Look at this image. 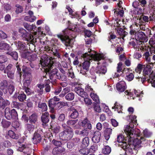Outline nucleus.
Here are the masks:
<instances>
[{
  "instance_id": "f257e3e1",
  "label": "nucleus",
  "mask_w": 155,
  "mask_h": 155,
  "mask_svg": "<svg viewBox=\"0 0 155 155\" xmlns=\"http://www.w3.org/2000/svg\"><path fill=\"white\" fill-rule=\"evenodd\" d=\"M48 58V57L46 55H44L42 56L40 60L39 66L41 65L42 68L48 70L50 72V78L53 81H54L56 79L61 80L62 81H66V76L64 75H61L57 68H54L52 70H51V67L53 63L52 60L54 58L50 57L49 59Z\"/></svg>"
},
{
  "instance_id": "f03ea898",
  "label": "nucleus",
  "mask_w": 155,
  "mask_h": 155,
  "mask_svg": "<svg viewBox=\"0 0 155 155\" xmlns=\"http://www.w3.org/2000/svg\"><path fill=\"white\" fill-rule=\"evenodd\" d=\"M100 55L96 51H92L91 49L88 50V52L81 54V57L84 58V61L82 64V67L84 70L83 72L81 69L80 73L83 75L86 74V72L89 70L90 61L92 60H98L100 58Z\"/></svg>"
},
{
  "instance_id": "7ed1b4c3",
  "label": "nucleus",
  "mask_w": 155,
  "mask_h": 155,
  "mask_svg": "<svg viewBox=\"0 0 155 155\" xmlns=\"http://www.w3.org/2000/svg\"><path fill=\"white\" fill-rule=\"evenodd\" d=\"M136 117L135 115L131 116L130 118L131 122L128 124L125 125L124 127V131L127 135L128 141L133 140L135 137H139L140 135V131L137 129L135 130L134 129V124L136 125L137 124Z\"/></svg>"
},
{
  "instance_id": "20e7f679",
  "label": "nucleus",
  "mask_w": 155,
  "mask_h": 155,
  "mask_svg": "<svg viewBox=\"0 0 155 155\" xmlns=\"http://www.w3.org/2000/svg\"><path fill=\"white\" fill-rule=\"evenodd\" d=\"M74 33V32L68 29H66L63 31L64 35H57V36L66 46H68L70 45L71 40L68 35H71V36L74 38V37L72 36V34Z\"/></svg>"
},
{
  "instance_id": "39448f33",
  "label": "nucleus",
  "mask_w": 155,
  "mask_h": 155,
  "mask_svg": "<svg viewBox=\"0 0 155 155\" xmlns=\"http://www.w3.org/2000/svg\"><path fill=\"white\" fill-rule=\"evenodd\" d=\"M100 55V58L98 60H96L97 61V63L98 64L102 63L103 66H99L97 67L95 69V72L97 74H105L107 72V69L106 67V65L107 61H105L104 59V55L103 54H98Z\"/></svg>"
},
{
  "instance_id": "423d86ee",
  "label": "nucleus",
  "mask_w": 155,
  "mask_h": 155,
  "mask_svg": "<svg viewBox=\"0 0 155 155\" xmlns=\"http://www.w3.org/2000/svg\"><path fill=\"white\" fill-rule=\"evenodd\" d=\"M17 150L18 151L23 152L25 155H30L32 152L31 145L28 143L20 145Z\"/></svg>"
},
{
  "instance_id": "0eeeda50",
  "label": "nucleus",
  "mask_w": 155,
  "mask_h": 155,
  "mask_svg": "<svg viewBox=\"0 0 155 155\" xmlns=\"http://www.w3.org/2000/svg\"><path fill=\"white\" fill-rule=\"evenodd\" d=\"M74 133L71 128H69L67 130H64L63 131L60 133L59 135L62 140H67L71 139Z\"/></svg>"
},
{
  "instance_id": "6e6552de",
  "label": "nucleus",
  "mask_w": 155,
  "mask_h": 155,
  "mask_svg": "<svg viewBox=\"0 0 155 155\" xmlns=\"http://www.w3.org/2000/svg\"><path fill=\"white\" fill-rule=\"evenodd\" d=\"M5 115L7 119L10 120L12 118H15L18 116V114L15 109L10 110L9 107H7L5 109Z\"/></svg>"
},
{
  "instance_id": "1a4fd4ad",
  "label": "nucleus",
  "mask_w": 155,
  "mask_h": 155,
  "mask_svg": "<svg viewBox=\"0 0 155 155\" xmlns=\"http://www.w3.org/2000/svg\"><path fill=\"white\" fill-rule=\"evenodd\" d=\"M125 96L126 95L128 96V98H129L130 99H134V97H133L135 94L137 97H139L138 99L139 101H140L141 100V98L143 97V93L142 92H138L137 91L135 90H134V92H131L128 90L124 92Z\"/></svg>"
},
{
  "instance_id": "9d476101",
  "label": "nucleus",
  "mask_w": 155,
  "mask_h": 155,
  "mask_svg": "<svg viewBox=\"0 0 155 155\" xmlns=\"http://www.w3.org/2000/svg\"><path fill=\"white\" fill-rule=\"evenodd\" d=\"M143 74L146 77L147 80H150L155 78V75L153 72H151V68L150 66L147 65L145 66L143 70Z\"/></svg>"
},
{
  "instance_id": "9b49d317",
  "label": "nucleus",
  "mask_w": 155,
  "mask_h": 155,
  "mask_svg": "<svg viewBox=\"0 0 155 155\" xmlns=\"http://www.w3.org/2000/svg\"><path fill=\"white\" fill-rule=\"evenodd\" d=\"M8 85L7 81L5 80H3L0 83V89L3 91L4 93H6L7 92ZM2 91L0 90V95H2Z\"/></svg>"
},
{
  "instance_id": "f8f14e48",
  "label": "nucleus",
  "mask_w": 155,
  "mask_h": 155,
  "mask_svg": "<svg viewBox=\"0 0 155 155\" xmlns=\"http://www.w3.org/2000/svg\"><path fill=\"white\" fill-rule=\"evenodd\" d=\"M117 90L119 92H124L126 88V85L124 81L118 82L116 85Z\"/></svg>"
},
{
  "instance_id": "ddd939ff",
  "label": "nucleus",
  "mask_w": 155,
  "mask_h": 155,
  "mask_svg": "<svg viewBox=\"0 0 155 155\" xmlns=\"http://www.w3.org/2000/svg\"><path fill=\"white\" fill-rule=\"evenodd\" d=\"M65 151V149L62 147H56L53 148L52 153L54 155H61L64 154Z\"/></svg>"
},
{
  "instance_id": "4468645a",
  "label": "nucleus",
  "mask_w": 155,
  "mask_h": 155,
  "mask_svg": "<svg viewBox=\"0 0 155 155\" xmlns=\"http://www.w3.org/2000/svg\"><path fill=\"white\" fill-rule=\"evenodd\" d=\"M74 91L81 97L84 98L87 96L86 92H85L84 89L80 87H76L74 89Z\"/></svg>"
},
{
  "instance_id": "2eb2a0df",
  "label": "nucleus",
  "mask_w": 155,
  "mask_h": 155,
  "mask_svg": "<svg viewBox=\"0 0 155 155\" xmlns=\"http://www.w3.org/2000/svg\"><path fill=\"white\" fill-rule=\"evenodd\" d=\"M66 8L69 12V14L71 15V18H75L78 20L81 18L80 16L77 12H76L73 14V10L69 7L67 6Z\"/></svg>"
},
{
  "instance_id": "dca6fc26",
  "label": "nucleus",
  "mask_w": 155,
  "mask_h": 155,
  "mask_svg": "<svg viewBox=\"0 0 155 155\" xmlns=\"http://www.w3.org/2000/svg\"><path fill=\"white\" fill-rule=\"evenodd\" d=\"M89 130L87 128L84 129L80 131L78 130H76L75 132V134L76 135H79L81 137H84L87 136L89 134Z\"/></svg>"
},
{
  "instance_id": "f3484780",
  "label": "nucleus",
  "mask_w": 155,
  "mask_h": 155,
  "mask_svg": "<svg viewBox=\"0 0 155 155\" xmlns=\"http://www.w3.org/2000/svg\"><path fill=\"white\" fill-rule=\"evenodd\" d=\"M127 137V138H126L125 139L124 136L123 135L121 134L118 135L117 138V141L118 142L120 143L119 145L121 147L123 148L125 151L126 149H124V148L122 147L120 145L122 143H125L128 144L127 143V140H128V138Z\"/></svg>"
},
{
  "instance_id": "a211bd4d",
  "label": "nucleus",
  "mask_w": 155,
  "mask_h": 155,
  "mask_svg": "<svg viewBox=\"0 0 155 155\" xmlns=\"http://www.w3.org/2000/svg\"><path fill=\"white\" fill-rule=\"evenodd\" d=\"M32 142L34 144H36L41 141V135L37 132H35L32 138Z\"/></svg>"
},
{
  "instance_id": "6ab92c4d",
  "label": "nucleus",
  "mask_w": 155,
  "mask_h": 155,
  "mask_svg": "<svg viewBox=\"0 0 155 155\" xmlns=\"http://www.w3.org/2000/svg\"><path fill=\"white\" fill-rule=\"evenodd\" d=\"M22 69L24 73L23 80H27L28 78L31 79V75L30 73L28 72V68L26 66H23Z\"/></svg>"
},
{
  "instance_id": "aec40b11",
  "label": "nucleus",
  "mask_w": 155,
  "mask_h": 155,
  "mask_svg": "<svg viewBox=\"0 0 155 155\" xmlns=\"http://www.w3.org/2000/svg\"><path fill=\"white\" fill-rule=\"evenodd\" d=\"M77 120H68L67 122L68 125L72 126L74 129H79L80 128V125L78 124Z\"/></svg>"
},
{
  "instance_id": "412c9836",
  "label": "nucleus",
  "mask_w": 155,
  "mask_h": 155,
  "mask_svg": "<svg viewBox=\"0 0 155 155\" xmlns=\"http://www.w3.org/2000/svg\"><path fill=\"white\" fill-rule=\"evenodd\" d=\"M101 137V133L99 131L96 132L92 137V140L94 143H98L100 141Z\"/></svg>"
},
{
  "instance_id": "4be33fe9",
  "label": "nucleus",
  "mask_w": 155,
  "mask_h": 155,
  "mask_svg": "<svg viewBox=\"0 0 155 155\" xmlns=\"http://www.w3.org/2000/svg\"><path fill=\"white\" fill-rule=\"evenodd\" d=\"M10 104V102L8 101L5 100L2 97H0V108L4 109Z\"/></svg>"
},
{
  "instance_id": "5701e85b",
  "label": "nucleus",
  "mask_w": 155,
  "mask_h": 155,
  "mask_svg": "<svg viewBox=\"0 0 155 155\" xmlns=\"http://www.w3.org/2000/svg\"><path fill=\"white\" fill-rule=\"evenodd\" d=\"M137 35L140 42H146L147 41L148 39L143 32H139L137 34Z\"/></svg>"
},
{
  "instance_id": "b1692460",
  "label": "nucleus",
  "mask_w": 155,
  "mask_h": 155,
  "mask_svg": "<svg viewBox=\"0 0 155 155\" xmlns=\"http://www.w3.org/2000/svg\"><path fill=\"white\" fill-rule=\"evenodd\" d=\"M16 45L19 51H21L27 49L26 48V44L22 42L18 41L16 43Z\"/></svg>"
},
{
  "instance_id": "393cba45",
  "label": "nucleus",
  "mask_w": 155,
  "mask_h": 155,
  "mask_svg": "<svg viewBox=\"0 0 155 155\" xmlns=\"http://www.w3.org/2000/svg\"><path fill=\"white\" fill-rule=\"evenodd\" d=\"M49 113L48 112H45L42 115L41 117V121L43 124H45L49 121Z\"/></svg>"
},
{
  "instance_id": "a878e982",
  "label": "nucleus",
  "mask_w": 155,
  "mask_h": 155,
  "mask_svg": "<svg viewBox=\"0 0 155 155\" xmlns=\"http://www.w3.org/2000/svg\"><path fill=\"white\" fill-rule=\"evenodd\" d=\"M45 50L48 53L52 52L53 54L58 58H60V55L58 51L55 50V51H54L53 50L51 49V48L48 46H46L44 48Z\"/></svg>"
},
{
  "instance_id": "bb28decb",
  "label": "nucleus",
  "mask_w": 155,
  "mask_h": 155,
  "mask_svg": "<svg viewBox=\"0 0 155 155\" xmlns=\"http://www.w3.org/2000/svg\"><path fill=\"white\" fill-rule=\"evenodd\" d=\"M112 108L114 109L115 111H117L118 113L121 112L122 110V106L117 102L114 103Z\"/></svg>"
},
{
  "instance_id": "cd10ccee",
  "label": "nucleus",
  "mask_w": 155,
  "mask_h": 155,
  "mask_svg": "<svg viewBox=\"0 0 155 155\" xmlns=\"http://www.w3.org/2000/svg\"><path fill=\"white\" fill-rule=\"evenodd\" d=\"M112 108L114 109L115 111H117L118 113L121 112L122 110V106L117 102L114 103Z\"/></svg>"
},
{
  "instance_id": "c85d7f7f",
  "label": "nucleus",
  "mask_w": 155,
  "mask_h": 155,
  "mask_svg": "<svg viewBox=\"0 0 155 155\" xmlns=\"http://www.w3.org/2000/svg\"><path fill=\"white\" fill-rule=\"evenodd\" d=\"M112 108L114 109L115 111H117L118 113L121 112L122 110V106L117 102L114 103Z\"/></svg>"
},
{
  "instance_id": "c756f323",
  "label": "nucleus",
  "mask_w": 155,
  "mask_h": 155,
  "mask_svg": "<svg viewBox=\"0 0 155 155\" xmlns=\"http://www.w3.org/2000/svg\"><path fill=\"white\" fill-rule=\"evenodd\" d=\"M56 104L53 98L51 99L49 101V107L51 109L50 111L51 113H53L54 111V107Z\"/></svg>"
},
{
  "instance_id": "7c9ffc66",
  "label": "nucleus",
  "mask_w": 155,
  "mask_h": 155,
  "mask_svg": "<svg viewBox=\"0 0 155 155\" xmlns=\"http://www.w3.org/2000/svg\"><path fill=\"white\" fill-rule=\"evenodd\" d=\"M122 63L120 62L117 64V71L118 73H120L121 72V73L120 74V75H121L122 73H125L126 71H128L129 69H124V70H122Z\"/></svg>"
},
{
  "instance_id": "2f4dec72",
  "label": "nucleus",
  "mask_w": 155,
  "mask_h": 155,
  "mask_svg": "<svg viewBox=\"0 0 155 155\" xmlns=\"http://www.w3.org/2000/svg\"><path fill=\"white\" fill-rule=\"evenodd\" d=\"M70 117L73 119L76 118L78 116V111L75 109L71 108L70 111Z\"/></svg>"
},
{
  "instance_id": "473e14b6",
  "label": "nucleus",
  "mask_w": 155,
  "mask_h": 155,
  "mask_svg": "<svg viewBox=\"0 0 155 155\" xmlns=\"http://www.w3.org/2000/svg\"><path fill=\"white\" fill-rule=\"evenodd\" d=\"M38 107L39 110L42 112L46 111L47 110V106L44 103H39Z\"/></svg>"
},
{
  "instance_id": "72a5a7b5",
  "label": "nucleus",
  "mask_w": 155,
  "mask_h": 155,
  "mask_svg": "<svg viewBox=\"0 0 155 155\" xmlns=\"http://www.w3.org/2000/svg\"><path fill=\"white\" fill-rule=\"evenodd\" d=\"M112 129L110 128H107L106 129L105 131L104 136L105 139L108 140L110 137V135L112 133Z\"/></svg>"
},
{
  "instance_id": "f704fd0d",
  "label": "nucleus",
  "mask_w": 155,
  "mask_h": 155,
  "mask_svg": "<svg viewBox=\"0 0 155 155\" xmlns=\"http://www.w3.org/2000/svg\"><path fill=\"white\" fill-rule=\"evenodd\" d=\"M90 96L93 100L97 104L100 103L98 96L94 93V91L90 93Z\"/></svg>"
},
{
  "instance_id": "c9c22d12",
  "label": "nucleus",
  "mask_w": 155,
  "mask_h": 155,
  "mask_svg": "<svg viewBox=\"0 0 155 155\" xmlns=\"http://www.w3.org/2000/svg\"><path fill=\"white\" fill-rule=\"evenodd\" d=\"M9 45L7 43L2 41L0 42V49L8 50L9 49Z\"/></svg>"
},
{
  "instance_id": "e433bc0d",
  "label": "nucleus",
  "mask_w": 155,
  "mask_h": 155,
  "mask_svg": "<svg viewBox=\"0 0 155 155\" xmlns=\"http://www.w3.org/2000/svg\"><path fill=\"white\" fill-rule=\"evenodd\" d=\"M23 25L25 28L29 31L33 30L36 28V26L35 25H30L27 23H24Z\"/></svg>"
},
{
  "instance_id": "4c0bfd02",
  "label": "nucleus",
  "mask_w": 155,
  "mask_h": 155,
  "mask_svg": "<svg viewBox=\"0 0 155 155\" xmlns=\"http://www.w3.org/2000/svg\"><path fill=\"white\" fill-rule=\"evenodd\" d=\"M37 120V116L35 114H32L29 117V122L31 123H35Z\"/></svg>"
},
{
  "instance_id": "58836bf2",
  "label": "nucleus",
  "mask_w": 155,
  "mask_h": 155,
  "mask_svg": "<svg viewBox=\"0 0 155 155\" xmlns=\"http://www.w3.org/2000/svg\"><path fill=\"white\" fill-rule=\"evenodd\" d=\"M145 67V65H143L140 64H138L137 66V67L135 69V72H134V74H135V73L140 74L141 72L142 69L144 68Z\"/></svg>"
},
{
  "instance_id": "ea45409f",
  "label": "nucleus",
  "mask_w": 155,
  "mask_h": 155,
  "mask_svg": "<svg viewBox=\"0 0 155 155\" xmlns=\"http://www.w3.org/2000/svg\"><path fill=\"white\" fill-rule=\"evenodd\" d=\"M101 106L103 108V110L104 112L107 113L109 116L111 115V113L107 106L106 105L102 103Z\"/></svg>"
},
{
  "instance_id": "a19ab883",
  "label": "nucleus",
  "mask_w": 155,
  "mask_h": 155,
  "mask_svg": "<svg viewBox=\"0 0 155 155\" xmlns=\"http://www.w3.org/2000/svg\"><path fill=\"white\" fill-rule=\"evenodd\" d=\"M89 139L88 137H85L82 140V146L83 147H87L89 145Z\"/></svg>"
},
{
  "instance_id": "79ce46f5",
  "label": "nucleus",
  "mask_w": 155,
  "mask_h": 155,
  "mask_svg": "<svg viewBox=\"0 0 155 155\" xmlns=\"http://www.w3.org/2000/svg\"><path fill=\"white\" fill-rule=\"evenodd\" d=\"M9 136L13 139H17L19 138V135L18 134H15L12 131L9 130L8 132Z\"/></svg>"
},
{
  "instance_id": "37998d69",
  "label": "nucleus",
  "mask_w": 155,
  "mask_h": 155,
  "mask_svg": "<svg viewBox=\"0 0 155 155\" xmlns=\"http://www.w3.org/2000/svg\"><path fill=\"white\" fill-rule=\"evenodd\" d=\"M23 38H25V40L28 41H33L34 39V36L27 33L26 35H24Z\"/></svg>"
},
{
  "instance_id": "c03bdc74",
  "label": "nucleus",
  "mask_w": 155,
  "mask_h": 155,
  "mask_svg": "<svg viewBox=\"0 0 155 155\" xmlns=\"http://www.w3.org/2000/svg\"><path fill=\"white\" fill-rule=\"evenodd\" d=\"M111 151V148L108 146H106L102 149L103 153L105 154H109Z\"/></svg>"
},
{
  "instance_id": "a18cd8bd",
  "label": "nucleus",
  "mask_w": 155,
  "mask_h": 155,
  "mask_svg": "<svg viewBox=\"0 0 155 155\" xmlns=\"http://www.w3.org/2000/svg\"><path fill=\"white\" fill-rule=\"evenodd\" d=\"M36 18L34 16H27L25 17L24 19L25 21L31 22H33L36 19Z\"/></svg>"
},
{
  "instance_id": "49530a36",
  "label": "nucleus",
  "mask_w": 155,
  "mask_h": 155,
  "mask_svg": "<svg viewBox=\"0 0 155 155\" xmlns=\"http://www.w3.org/2000/svg\"><path fill=\"white\" fill-rule=\"evenodd\" d=\"M7 54L10 55L15 60H17L18 58V54L16 51L8 52Z\"/></svg>"
},
{
  "instance_id": "de8ad7c7",
  "label": "nucleus",
  "mask_w": 155,
  "mask_h": 155,
  "mask_svg": "<svg viewBox=\"0 0 155 155\" xmlns=\"http://www.w3.org/2000/svg\"><path fill=\"white\" fill-rule=\"evenodd\" d=\"M66 99L68 101L73 100L74 97V94L73 93L68 94L65 97Z\"/></svg>"
},
{
  "instance_id": "09e8293b",
  "label": "nucleus",
  "mask_w": 155,
  "mask_h": 155,
  "mask_svg": "<svg viewBox=\"0 0 155 155\" xmlns=\"http://www.w3.org/2000/svg\"><path fill=\"white\" fill-rule=\"evenodd\" d=\"M134 78V75L132 73L128 72L127 74L126 78L128 81H131Z\"/></svg>"
},
{
  "instance_id": "8fccbe9b",
  "label": "nucleus",
  "mask_w": 155,
  "mask_h": 155,
  "mask_svg": "<svg viewBox=\"0 0 155 155\" xmlns=\"http://www.w3.org/2000/svg\"><path fill=\"white\" fill-rule=\"evenodd\" d=\"M38 88V91L40 94H42L43 93V88L45 87V85L43 84H38L37 85Z\"/></svg>"
},
{
  "instance_id": "3c124183",
  "label": "nucleus",
  "mask_w": 155,
  "mask_h": 155,
  "mask_svg": "<svg viewBox=\"0 0 155 155\" xmlns=\"http://www.w3.org/2000/svg\"><path fill=\"white\" fill-rule=\"evenodd\" d=\"M37 58V56L36 54H30L28 57V59L30 61H35Z\"/></svg>"
},
{
  "instance_id": "603ef678",
  "label": "nucleus",
  "mask_w": 155,
  "mask_h": 155,
  "mask_svg": "<svg viewBox=\"0 0 155 155\" xmlns=\"http://www.w3.org/2000/svg\"><path fill=\"white\" fill-rule=\"evenodd\" d=\"M88 121L87 119L85 118L83 120L79 121L78 122V124L80 125V127L81 126L84 127L86 124L87 125Z\"/></svg>"
},
{
  "instance_id": "864d4df0",
  "label": "nucleus",
  "mask_w": 155,
  "mask_h": 155,
  "mask_svg": "<svg viewBox=\"0 0 155 155\" xmlns=\"http://www.w3.org/2000/svg\"><path fill=\"white\" fill-rule=\"evenodd\" d=\"M26 96L24 93H21L19 94L18 98L20 101H23L26 98Z\"/></svg>"
},
{
  "instance_id": "5fc2aeb1",
  "label": "nucleus",
  "mask_w": 155,
  "mask_h": 155,
  "mask_svg": "<svg viewBox=\"0 0 155 155\" xmlns=\"http://www.w3.org/2000/svg\"><path fill=\"white\" fill-rule=\"evenodd\" d=\"M2 125L4 128H7L11 124V123L5 120H3L2 122Z\"/></svg>"
},
{
  "instance_id": "6e6d98bb",
  "label": "nucleus",
  "mask_w": 155,
  "mask_h": 155,
  "mask_svg": "<svg viewBox=\"0 0 155 155\" xmlns=\"http://www.w3.org/2000/svg\"><path fill=\"white\" fill-rule=\"evenodd\" d=\"M21 56L22 57L24 58H26L27 56H28V51L27 49L23 50V51H20Z\"/></svg>"
},
{
  "instance_id": "4d7b16f0",
  "label": "nucleus",
  "mask_w": 155,
  "mask_h": 155,
  "mask_svg": "<svg viewBox=\"0 0 155 155\" xmlns=\"http://www.w3.org/2000/svg\"><path fill=\"white\" fill-rule=\"evenodd\" d=\"M79 152L81 154L83 155H87L89 153V150L87 148H84L81 149L79 150Z\"/></svg>"
},
{
  "instance_id": "13d9d810",
  "label": "nucleus",
  "mask_w": 155,
  "mask_h": 155,
  "mask_svg": "<svg viewBox=\"0 0 155 155\" xmlns=\"http://www.w3.org/2000/svg\"><path fill=\"white\" fill-rule=\"evenodd\" d=\"M15 71L14 70L12 71H9L6 72L8 77L11 79H13L14 77V74Z\"/></svg>"
},
{
  "instance_id": "bf43d9fd",
  "label": "nucleus",
  "mask_w": 155,
  "mask_h": 155,
  "mask_svg": "<svg viewBox=\"0 0 155 155\" xmlns=\"http://www.w3.org/2000/svg\"><path fill=\"white\" fill-rule=\"evenodd\" d=\"M7 89L10 94H12L15 90V87L13 85L10 84L9 85Z\"/></svg>"
},
{
  "instance_id": "052dcab7",
  "label": "nucleus",
  "mask_w": 155,
  "mask_h": 155,
  "mask_svg": "<svg viewBox=\"0 0 155 155\" xmlns=\"http://www.w3.org/2000/svg\"><path fill=\"white\" fill-rule=\"evenodd\" d=\"M143 134L144 137H149L151 136L152 135V133L149 131L145 129L143 131Z\"/></svg>"
},
{
  "instance_id": "680f3d73",
  "label": "nucleus",
  "mask_w": 155,
  "mask_h": 155,
  "mask_svg": "<svg viewBox=\"0 0 155 155\" xmlns=\"http://www.w3.org/2000/svg\"><path fill=\"white\" fill-rule=\"evenodd\" d=\"M60 127L58 125L54 127L52 129V131L55 134L58 133L60 131Z\"/></svg>"
},
{
  "instance_id": "e2e57ef3",
  "label": "nucleus",
  "mask_w": 155,
  "mask_h": 155,
  "mask_svg": "<svg viewBox=\"0 0 155 155\" xmlns=\"http://www.w3.org/2000/svg\"><path fill=\"white\" fill-rule=\"evenodd\" d=\"M4 10L8 12L11 9V6L8 3H5L3 5Z\"/></svg>"
},
{
  "instance_id": "0e129e2a",
  "label": "nucleus",
  "mask_w": 155,
  "mask_h": 155,
  "mask_svg": "<svg viewBox=\"0 0 155 155\" xmlns=\"http://www.w3.org/2000/svg\"><path fill=\"white\" fill-rule=\"evenodd\" d=\"M28 79V80L27 79V80H23L24 86L25 88H27L30 85L31 79L29 78Z\"/></svg>"
},
{
  "instance_id": "69168bd1",
  "label": "nucleus",
  "mask_w": 155,
  "mask_h": 155,
  "mask_svg": "<svg viewBox=\"0 0 155 155\" xmlns=\"http://www.w3.org/2000/svg\"><path fill=\"white\" fill-rule=\"evenodd\" d=\"M52 143L54 145L56 146H59L62 144V143L61 141L57 140L55 139H53L52 140Z\"/></svg>"
},
{
  "instance_id": "338daca9",
  "label": "nucleus",
  "mask_w": 155,
  "mask_h": 155,
  "mask_svg": "<svg viewBox=\"0 0 155 155\" xmlns=\"http://www.w3.org/2000/svg\"><path fill=\"white\" fill-rule=\"evenodd\" d=\"M117 32L118 34L123 37H124L127 33L125 32L122 29H120V30H117Z\"/></svg>"
},
{
  "instance_id": "774afa93",
  "label": "nucleus",
  "mask_w": 155,
  "mask_h": 155,
  "mask_svg": "<svg viewBox=\"0 0 155 155\" xmlns=\"http://www.w3.org/2000/svg\"><path fill=\"white\" fill-rule=\"evenodd\" d=\"M149 43L150 45H155V33L150 39Z\"/></svg>"
}]
</instances>
